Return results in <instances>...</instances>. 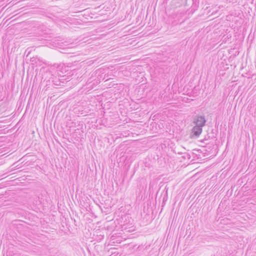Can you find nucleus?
<instances>
[{
  "label": "nucleus",
  "instance_id": "nucleus-1",
  "mask_svg": "<svg viewBox=\"0 0 256 256\" xmlns=\"http://www.w3.org/2000/svg\"><path fill=\"white\" fill-rule=\"evenodd\" d=\"M206 120L204 116H197L194 118V123L196 126H198L203 127L206 124Z\"/></svg>",
  "mask_w": 256,
  "mask_h": 256
},
{
  "label": "nucleus",
  "instance_id": "nucleus-2",
  "mask_svg": "<svg viewBox=\"0 0 256 256\" xmlns=\"http://www.w3.org/2000/svg\"><path fill=\"white\" fill-rule=\"evenodd\" d=\"M202 126H196L192 128V132L196 136H199L202 132Z\"/></svg>",
  "mask_w": 256,
  "mask_h": 256
},
{
  "label": "nucleus",
  "instance_id": "nucleus-3",
  "mask_svg": "<svg viewBox=\"0 0 256 256\" xmlns=\"http://www.w3.org/2000/svg\"><path fill=\"white\" fill-rule=\"evenodd\" d=\"M30 61L32 62V64L36 66L40 65V60L37 57H33L31 58Z\"/></svg>",
  "mask_w": 256,
  "mask_h": 256
},
{
  "label": "nucleus",
  "instance_id": "nucleus-4",
  "mask_svg": "<svg viewBox=\"0 0 256 256\" xmlns=\"http://www.w3.org/2000/svg\"><path fill=\"white\" fill-rule=\"evenodd\" d=\"M227 256V255L226 254V256Z\"/></svg>",
  "mask_w": 256,
  "mask_h": 256
}]
</instances>
